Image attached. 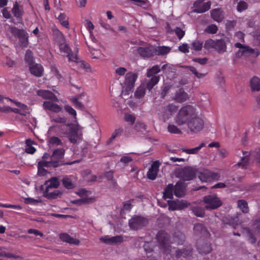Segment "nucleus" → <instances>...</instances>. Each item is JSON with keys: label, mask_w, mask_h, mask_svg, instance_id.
<instances>
[{"label": "nucleus", "mask_w": 260, "mask_h": 260, "mask_svg": "<svg viewBox=\"0 0 260 260\" xmlns=\"http://www.w3.org/2000/svg\"><path fill=\"white\" fill-rule=\"evenodd\" d=\"M123 132L122 129L118 128L114 131V132L112 133L111 137L108 139L107 141V143L109 144L118 135H120Z\"/></svg>", "instance_id": "nucleus-56"}, {"label": "nucleus", "mask_w": 260, "mask_h": 260, "mask_svg": "<svg viewBox=\"0 0 260 260\" xmlns=\"http://www.w3.org/2000/svg\"><path fill=\"white\" fill-rule=\"evenodd\" d=\"M71 101L76 108H78L81 110L84 109V105L81 102L79 101L78 98H72L71 99Z\"/></svg>", "instance_id": "nucleus-57"}, {"label": "nucleus", "mask_w": 260, "mask_h": 260, "mask_svg": "<svg viewBox=\"0 0 260 260\" xmlns=\"http://www.w3.org/2000/svg\"><path fill=\"white\" fill-rule=\"evenodd\" d=\"M94 199L91 198H83L81 200H76L72 201L73 203L78 204V205H82L84 204H88L90 203H91L94 201Z\"/></svg>", "instance_id": "nucleus-50"}, {"label": "nucleus", "mask_w": 260, "mask_h": 260, "mask_svg": "<svg viewBox=\"0 0 260 260\" xmlns=\"http://www.w3.org/2000/svg\"><path fill=\"white\" fill-rule=\"evenodd\" d=\"M57 46L59 47L60 52L64 54L68 58L69 61L74 62L78 61V57L77 54L78 52L77 50H76L75 52H73L66 41L57 45Z\"/></svg>", "instance_id": "nucleus-11"}, {"label": "nucleus", "mask_w": 260, "mask_h": 260, "mask_svg": "<svg viewBox=\"0 0 260 260\" xmlns=\"http://www.w3.org/2000/svg\"><path fill=\"white\" fill-rule=\"evenodd\" d=\"M203 202L206 204L205 208L208 210H214L222 205L221 201L216 194L205 196Z\"/></svg>", "instance_id": "nucleus-9"}, {"label": "nucleus", "mask_w": 260, "mask_h": 260, "mask_svg": "<svg viewBox=\"0 0 260 260\" xmlns=\"http://www.w3.org/2000/svg\"><path fill=\"white\" fill-rule=\"evenodd\" d=\"M198 114L197 109L193 106H183L179 110L176 116V122L179 125L187 124Z\"/></svg>", "instance_id": "nucleus-2"}, {"label": "nucleus", "mask_w": 260, "mask_h": 260, "mask_svg": "<svg viewBox=\"0 0 260 260\" xmlns=\"http://www.w3.org/2000/svg\"><path fill=\"white\" fill-rule=\"evenodd\" d=\"M148 220L142 216H135L129 220L128 224L131 229L138 230L146 225Z\"/></svg>", "instance_id": "nucleus-12"}, {"label": "nucleus", "mask_w": 260, "mask_h": 260, "mask_svg": "<svg viewBox=\"0 0 260 260\" xmlns=\"http://www.w3.org/2000/svg\"><path fill=\"white\" fill-rule=\"evenodd\" d=\"M12 12L15 17L21 18L23 14L22 7L19 5L18 3L16 2L12 8Z\"/></svg>", "instance_id": "nucleus-32"}, {"label": "nucleus", "mask_w": 260, "mask_h": 260, "mask_svg": "<svg viewBox=\"0 0 260 260\" xmlns=\"http://www.w3.org/2000/svg\"><path fill=\"white\" fill-rule=\"evenodd\" d=\"M217 30L218 28L215 24H211L206 28L205 32L208 34H214L217 32Z\"/></svg>", "instance_id": "nucleus-53"}, {"label": "nucleus", "mask_w": 260, "mask_h": 260, "mask_svg": "<svg viewBox=\"0 0 260 260\" xmlns=\"http://www.w3.org/2000/svg\"><path fill=\"white\" fill-rule=\"evenodd\" d=\"M124 119L126 122H130L131 124L133 125L135 123L136 118L133 115L126 114L124 116Z\"/></svg>", "instance_id": "nucleus-62"}, {"label": "nucleus", "mask_w": 260, "mask_h": 260, "mask_svg": "<svg viewBox=\"0 0 260 260\" xmlns=\"http://www.w3.org/2000/svg\"><path fill=\"white\" fill-rule=\"evenodd\" d=\"M183 68L188 69L196 77L199 79L203 78L206 76V74L199 73L196 69L192 66H183Z\"/></svg>", "instance_id": "nucleus-44"}, {"label": "nucleus", "mask_w": 260, "mask_h": 260, "mask_svg": "<svg viewBox=\"0 0 260 260\" xmlns=\"http://www.w3.org/2000/svg\"><path fill=\"white\" fill-rule=\"evenodd\" d=\"M178 109V107L173 104H169L164 107V112L167 115H172L175 113Z\"/></svg>", "instance_id": "nucleus-42"}, {"label": "nucleus", "mask_w": 260, "mask_h": 260, "mask_svg": "<svg viewBox=\"0 0 260 260\" xmlns=\"http://www.w3.org/2000/svg\"><path fill=\"white\" fill-rule=\"evenodd\" d=\"M171 50L170 48L166 46H162L158 48V54L164 55L169 53Z\"/></svg>", "instance_id": "nucleus-63"}, {"label": "nucleus", "mask_w": 260, "mask_h": 260, "mask_svg": "<svg viewBox=\"0 0 260 260\" xmlns=\"http://www.w3.org/2000/svg\"><path fill=\"white\" fill-rule=\"evenodd\" d=\"M198 249L201 254H207L211 251V245L208 243L203 245H198Z\"/></svg>", "instance_id": "nucleus-40"}, {"label": "nucleus", "mask_w": 260, "mask_h": 260, "mask_svg": "<svg viewBox=\"0 0 260 260\" xmlns=\"http://www.w3.org/2000/svg\"><path fill=\"white\" fill-rule=\"evenodd\" d=\"M174 194L178 197H182L185 196L186 193V189L185 184L181 181H178L174 185Z\"/></svg>", "instance_id": "nucleus-19"}, {"label": "nucleus", "mask_w": 260, "mask_h": 260, "mask_svg": "<svg viewBox=\"0 0 260 260\" xmlns=\"http://www.w3.org/2000/svg\"><path fill=\"white\" fill-rule=\"evenodd\" d=\"M173 99L178 103H182L188 99V96L187 93L183 89L180 88L176 92Z\"/></svg>", "instance_id": "nucleus-20"}, {"label": "nucleus", "mask_w": 260, "mask_h": 260, "mask_svg": "<svg viewBox=\"0 0 260 260\" xmlns=\"http://www.w3.org/2000/svg\"><path fill=\"white\" fill-rule=\"evenodd\" d=\"M186 124L190 134H197L204 128L205 122L198 114Z\"/></svg>", "instance_id": "nucleus-7"}, {"label": "nucleus", "mask_w": 260, "mask_h": 260, "mask_svg": "<svg viewBox=\"0 0 260 260\" xmlns=\"http://www.w3.org/2000/svg\"><path fill=\"white\" fill-rule=\"evenodd\" d=\"M211 16L217 22L221 21L224 17L223 11L219 9H215L211 11Z\"/></svg>", "instance_id": "nucleus-24"}, {"label": "nucleus", "mask_w": 260, "mask_h": 260, "mask_svg": "<svg viewBox=\"0 0 260 260\" xmlns=\"http://www.w3.org/2000/svg\"><path fill=\"white\" fill-rule=\"evenodd\" d=\"M192 252V249L191 248H188L187 249H179L176 250L175 253L176 256L177 257H186L189 255Z\"/></svg>", "instance_id": "nucleus-41"}, {"label": "nucleus", "mask_w": 260, "mask_h": 260, "mask_svg": "<svg viewBox=\"0 0 260 260\" xmlns=\"http://www.w3.org/2000/svg\"><path fill=\"white\" fill-rule=\"evenodd\" d=\"M211 7L210 2H204V0H198L193 4V11L198 13H202L208 11Z\"/></svg>", "instance_id": "nucleus-14"}, {"label": "nucleus", "mask_w": 260, "mask_h": 260, "mask_svg": "<svg viewBox=\"0 0 260 260\" xmlns=\"http://www.w3.org/2000/svg\"><path fill=\"white\" fill-rule=\"evenodd\" d=\"M146 126L144 123L137 122L135 126V128L138 132H143L146 130Z\"/></svg>", "instance_id": "nucleus-58"}, {"label": "nucleus", "mask_w": 260, "mask_h": 260, "mask_svg": "<svg viewBox=\"0 0 260 260\" xmlns=\"http://www.w3.org/2000/svg\"><path fill=\"white\" fill-rule=\"evenodd\" d=\"M174 193V186L172 183L169 184L165 188L163 194L164 198L165 199H173V194Z\"/></svg>", "instance_id": "nucleus-30"}, {"label": "nucleus", "mask_w": 260, "mask_h": 260, "mask_svg": "<svg viewBox=\"0 0 260 260\" xmlns=\"http://www.w3.org/2000/svg\"><path fill=\"white\" fill-rule=\"evenodd\" d=\"M105 176L109 180L111 181V183L113 186L115 187L117 186V183L115 179H113V172L109 171L105 173Z\"/></svg>", "instance_id": "nucleus-55"}, {"label": "nucleus", "mask_w": 260, "mask_h": 260, "mask_svg": "<svg viewBox=\"0 0 260 260\" xmlns=\"http://www.w3.org/2000/svg\"><path fill=\"white\" fill-rule=\"evenodd\" d=\"M168 131L173 134H180L182 133L181 131L177 126L174 124H169L168 126Z\"/></svg>", "instance_id": "nucleus-54"}, {"label": "nucleus", "mask_w": 260, "mask_h": 260, "mask_svg": "<svg viewBox=\"0 0 260 260\" xmlns=\"http://www.w3.org/2000/svg\"><path fill=\"white\" fill-rule=\"evenodd\" d=\"M160 164L159 161H155L149 168L147 172V177L149 179L154 180L157 176Z\"/></svg>", "instance_id": "nucleus-18"}, {"label": "nucleus", "mask_w": 260, "mask_h": 260, "mask_svg": "<svg viewBox=\"0 0 260 260\" xmlns=\"http://www.w3.org/2000/svg\"><path fill=\"white\" fill-rule=\"evenodd\" d=\"M65 150L63 148H57L54 149L51 155L45 153L42 158L46 161L45 163L47 166L56 168L63 165H72L75 162L64 163L63 158L64 155Z\"/></svg>", "instance_id": "nucleus-1"}, {"label": "nucleus", "mask_w": 260, "mask_h": 260, "mask_svg": "<svg viewBox=\"0 0 260 260\" xmlns=\"http://www.w3.org/2000/svg\"><path fill=\"white\" fill-rule=\"evenodd\" d=\"M51 122H55L60 124H64L67 122V118L65 117H60L57 115L54 117H52L51 120Z\"/></svg>", "instance_id": "nucleus-51"}, {"label": "nucleus", "mask_w": 260, "mask_h": 260, "mask_svg": "<svg viewBox=\"0 0 260 260\" xmlns=\"http://www.w3.org/2000/svg\"><path fill=\"white\" fill-rule=\"evenodd\" d=\"M194 172L192 168L189 167H184L178 172V177L184 181H189L194 177Z\"/></svg>", "instance_id": "nucleus-15"}, {"label": "nucleus", "mask_w": 260, "mask_h": 260, "mask_svg": "<svg viewBox=\"0 0 260 260\" xmlns=\"http://www.w3.org/2000/svg\"><path fill=\"white\" fill-rule=\"evenodd\" d=\"M62 182L63 186L67 189H72L75 187L72 180L68 177H64L62 179Z\"/></svg>", "instance_id": "nucleus-47"}, {"label": "nucleus", "mask_w": 260, "mask_h": 260, "mask_svg": "<svg viewBox=\"0 0 260 260\" xmlns=\"http://www.w3.org/2000/svg\"><path fill=\"white\" fill-rule=\"evenodd\" d=\"M235 47L239 48L238 51L236 53V56L238 58L241 57L242 56L256 57L259 54L257 49L251 48L240 43H235Z\"/></svg>", "instance_id": "nucleus-5"}, {"label": "nucleus", "mask_w": 260, "mask_h": 260, "mask_svg": "<svg viewBox=\"0 0 260 260\" xmlns=\"http://www.w3.org/2000/svg\"><path fill=\"white\" fill-rule=\"evenodd\" d=\"M191 47V48L196 51H200L203 47V42L199 40H195L192 42Z\"/></svg>", "instance_id": "nucleus-52"}, {"label": "nucleus", "mask_w": 260, "mask_h": 260, "mask_svg": "<svg viewBox=\"0 0 260 260\" xmlns=\"http://www.w3.org/2000/svg\"><path fill=\"white\" fill-rule=\"evenodd\" d=\"M204 47L205 49H212L219 54H223L226 52L227 46L224 39L213 40L211 39L206 40Z\"/></svg>", "instance_id": "nucleus-3"}, {"label": "nucleus", "mask_w": 260, "mask_h": 260, "mask_svg": "<svg viewBox=\"0 0 260 260\" xmlns=\"http://www.w3.org/2000/svg\"><path fill=\"white\" fill-rule=\"evenodd\" d=\"M82 129L83 127L78 123L72 124L67 133V137L71 143L78 144L82 141Z\"/></svg>", "instance_id": "nucleus-4"}, {"label": "nucleus", "mask_w": 260, "mask_h": 260, "mask_svg": "<svg viewBox=\"0 0 260 260\" xmlns=\"http://www.w3.org/2000/svg\"><path fill=\"white\" fill-rule=\"evenodd\" d=\"M194 231L197 234L204 233L206 229L202 223H196L194 226Z\"/></svg>", "instance_id": "nucleus-48"}, {"label": "nucleus", "mask_w": 260, "mask_h": 260, "mask_svg": "<svg viewBox=\"0 0 260 260\" xmlns=\"http://www.w3.org/2000/svg\"><path fill=\"white\" fill-rule=\"evenodd\" d=\"M247 152H243V154L245 156L241 158L240 161L237 164V166L242 169H245L247 168L249 164V158L247 155Z\"/></svg>", "instance_id": "nucleus-35"}, {"label": "nucleus", "mask_w": 260, "mask_h": 260, "mask_svg": "<svg viewBox=\"0 0 260 260\" xmlns=\"http://www.w3.org/2000/svg\"><path fill=\"white\" fill-rule=\"evenodd\" d=\"M205 145L206 144L205 143H202L199 146L196 147L195 148L191 149L183 148L182 150L183 152H185L186 154H196L199 152V151L202 148L205 146Z\"/></svg>", "instance_id": "nucleus-33"}, {"label": "nucleus", "mask_w": 260, "mask_h": 260, "mask_svg": "<svg viewBox=\"0 0 260 260\" xmlns=\"http://www.w3.org/2000/svg\"><path fill=\"white\" fill-rule=\"evenodd\" d=\"M205 208L198 206H193L191 209L194 215L200 217H203L205 216Z\"/></svg>", "instance_id": "nucleus-34"}, {"label": "nucleus", "mask_w": 260, "mask_h": 260, "mask_svg": "<svg viewBox=\"0 0 260 260\" xmlns=\"http://www.w3.org/2000/svg\"><path fill=\"white\" fill-rule=\"evenodd\" d=\"M37 94L45 99H50L53 101H58L57 97L50 91L47 90H39Z\"/></svg>", "instance_id": "nucleus-22"}, {"label": "nucleus", "mask_w": 260, "mask_h": 260, "mask_svg": "<svg viewBox=\"0 0 260 260\" xmlns=\"http://www.w3.org/2000/svg\"><path fill=\"white\" fill-rule=\"evenodd\" d=\"M53 37L57 45L65 41L63 34L57 28L53 29Z\"/></svg>", "instance_id": "nucleus-27"}, {"label": "nucleus", "mask_w": 260, "mask_h": 260, "mask_svg": "<svg viewBox=\"0 0 260 260\" xmlns=\"http://www.w3.org/2000/svg\"><path fill=\"white\" fill-rule=\"evenodd\" d=\"M250 86L252 91H260V79L256 77H253L250 81Z\"/></svg>", "instance_id": "nucleus-28"}, {"label": "nucleus", "mask_w": 260, "mask_h": 260, "mask_svg": "<svg viewBox=\"0 0 260 260\" xmlns=\"http://www.w3.org/2000/svg\"><path fill=\"white\" fill-rule=\"evenodd\" d=\"M100 240L106 244L112 245L122 242L123 241V238L121 236H116L114 237L105 236L101 237Z\"/></svg>", "instance_id": "nucleus-17"}, {"label": "nucleus", "mask_w": 260, "mask_h": 260, "mask_svg": "<svg viewBox=\"0 0 260 260\" xmlns=\"http://www.w3.org/2000/svg\"><path fill=\"white\" fill-rule=\"evenodd\" d=\"M160 71L159 67L158 65L152 67L151 69L148 70L147 72V76L150 78L151 76H156V74Z\"/></svg>", "instance_id": "nucleus-45"}, {"label": "nucleus", "mask_w": 260, "mask_h": 260, "mask_svg": "<svg viewBox=\"0 0 260 260\" xmlns=\"http://www.w3.org/2000/svg\"><path fill=\"white\" fill-rule=\"evenodd\" d=\"M66 15L64 13H60L57 17V19L61 25L66 28H69V22L66 19Z\"/></svg>", "instance_id": "nucleus-46"}, {"label": "nucleus", "mask_w": 260, "mask_h": 260, "mask_svg": "<svg viewBox=\"0 0 260 260\" xmlns=\"http://www.w3.org/2000/svg\"><path fill=\"white\" fill-rule=\"evenodd\" d=\"M137 52L142 57L149 58L156 54V49L150 45L146 47H140L136 49Z\"/></svg>", "instance_id": "nucleus-13"}, {"label": "nucleus", "mask_w": 260, "mask_h": 260, "mask_svg": "<svg viewBox=\"0 0 260 260\" xmlns=\"http://www.w3.org/2000/svg\"><path fill=\"white\" fill-rule=\"evenodd\" d=\"M146 86L145 84H141L136 90L135 96L137 98L140 99L143 97L145 94Z\"/></svg>", "instance_id": "nucleus-43"}, {"label": "nucleus", "mask_w": 260, "mask_h": 260, "mask_svg": "<svg viewBox=\"0 0 260 260\" xmlns=\"http://www.w3.org/2000/svg\"><path fill=\"white\" fill-rule=\"evenodd\" d=\"M219 177L218 174L207 170L201 172L199 175V178L202 182H207L211 180L218 179Z\"/></svg>", "instance_id": "nucleus-16"}, {"label": "nucleus", "mask_w": 260, "mask_h": 260, "mask_svg": "<svg viewBox=\"0 0 260 260\" xmlns=\"http://www.w3.org/2000/svg\"><path fill=\"white\" fill-rule=\"evenodd\" d=\"M46 189H51L52 188H56L59 186V181L56 178H52L46 182Z\"/></svg>", "instance_id": "nucleus-39"}, {"label": "nucleus", "mask_w": 260, "mask_h": 260, "mask_svg": "<svg viewBox=\"0 0 260 260\" xmlns=\"http://www.w3.org/2000/svg\"><path fill=\"white\" fill-rule=\"evenodd\" d=\"M59 238L62 241L68 243L70 244L78 245L80 243L79 240L70 236L67 233H61L59 235Z\"/></svg>", "instance_id": "nucleus-21"}, {"label": "nucleus", "mask_w": 260, "mask_h": 260, "mask_svg": "<svg viewBox=\"0 0 260 260\" xmlns=\"http://www.w3.org/2000/svg\"><path fill=\"white\" fill-rule=\"evenodd\" d=\"M245 231L246 232V237L249 242L252 244L254 243L256 241V239L254 236L252 235V234L248 229H245Z\"/></svg>", "instance_id": "nucleus-59"}, {"label": "nucleus", "mask_w": 260, "mask_h": 260, "mask_svg": "<svg viewBox=\"0 0 260 260\" xmlns=\"http://www.w3.org/2000/svg\"><path fill=\"white\" fill-rule=\"evenodd\" d=\"M176 203L177 206V208L179 210L186 208L189 205V203L187 201L183 200H176Z\"/></svg>", "instance_id": "nucleus-49"}, {"label": "nucleus", "mask_w": 260, "mask_h": 260, "mask_svg": "<svg viewBox=\"0 0 260 260\" xmlns=\"http://www.w3.org/2000/svg\"><path fill=\"white\" fill-rule=\"evenodd\" d=\"M173 31L175 33L179 40H181L185 35V31L179 27H176Z\"/></svg>", "instance_id": "nucleus-60"}, {"label": "nucleus", "mask_w": 260, "mask_h": 260, "mask_svg": "<svg viewBox=\"0 0 260 260\" xmlns=\"http://www.w3.org/2000/svg\"><path fill=\"white\" fill-rule=\"evenodd\" d=\"M29 71L31 74L36 77H41L43 75V68L41 64H36L30 66Z\"/></svg>", "instance_id": "nucleus-26"}, {"label": "nucleus", "mask_w": 260, "mask_h": 260, "mask_svg": "<svg viewBox=\"0 0 260 260\" xmlns=\"http://www.w3.org/2000/svg\"><path fill=\"white\" fill-rule=\"evenodd\" d=\"M25 60L29 64H31L33 62L32 52L29 50H27V51L25 53Z\"/></svg>", "instance_id": "nucleus-61"}, {"label": "nucleus", "mask_w": 260, "mask_h": 260, "mask_svg": "<svg viewBox=\"0 0 260 260\" xmlns=\"http://www.w3.org/2000/svg\"><path fill=\"white\" fill-rule=\"evenodd\" d=\"M45 162L46 161L42 158V159L38 163V174L39 176H43L47 174L48 172L44 168V167H51L50 166H47Z\"/></svg>", "instance_id": "nucleus-29"}, {"label": "nucleus", "mask_w": 260, "mask_h": 260, "mask_svg": "<svg viewBox=\"0 0 260 260\" xmlns=\"http://www.w3.org/2000/svg\"><path fill=\"white\" fill-rule=\"evenodd\" d=\"M169 239V235L164 231H159L157 234V240L160 247L164 249L166 253L171 251Z\"/></svg>", "instance_id": "nucleus-10"}, {"label": "nucleus", "mask_w": 260, "mask_h": 260, "mask_svg": "<svg viewBox=\"0 0 260 260\" xmlns=\"http://www.w3.org/2000/svg\"><path fill=\"white\" fill-rule=\"evenodd\" d=\"M238 207L244 213H247L249 212V207L247 202L244 200H239L237 201Z\"/></svg>", "instance_id": "nucleus-37"}, {"label": "nucleus", "mask_w": 260, "mask_h": 260, "mask_svg": "<svg viewBox=\"0 0 260 260\" xmlns=\"http://www.w3.org/2000/svg\"><path fill=\"white\" fill-rule=\"evenodd\" d=\"M53 101H46L43 103V107L45 109L58 113L61 111V107L57 104L54 103Z\"/></svg>", "instance_id": "nucleus-23"}, {"label": "nucleus", "mask_w": 260, "mask_h": 260, "mask_svg": "<svg viewBox=\"0 0 260 260\" xmlns=\"http://www.w3.org/2000/svg\"><path fill=\"white\" fill-rule=\"evenodd\" d=\"M51 189H46L44 191V196L48 199H55L58 197H60L62 195V192L58 190L50 191Z\"/></svg>", "instance_id": "nucleus-25"}, {"label": "nucleus", "mask_w": 260, "mask_h": 260, "mask_svg": "<svg viewBox=\"0 0 260 260\" xmlns=\"http://www.w3.org/2000/svg\"><path fill=\"white\" fill-rule=\"evenodd\" d=\"M247 8V4L244 1H240L237 6V10L239 12H242Z\"/></svg>", "instance_id": "nucleus-64"}, {"label": "nucleus", "mask_w": 260, "mask_h": 260, "mask_svg": "<svg viewBox=\"0 0 260 260\" xmlns=\"http://www.w3.org/2000/svg\"><path fill=\"white\" fill-rule=\"evenodd\" d=\"M9 31L16 38L19 39L20 45L24 47H27L28 44V34L23 29H18L15 26L9 28Z\"/></svg>", "instance_id": "nucleus-8"}, {"label": "nucleus", "mask_w": 260, "mask_h": 260, "mask_svg": "<svg viewBox=\"0 0 260 260\" xmlns=\"http://www.w3.org/2000/svg\"><path fill=\"white\" fill-rule=\"evenodd\" d=\"M137 74L129 72L126 74L125 81L122 84V95H128L134 88L135 83L137 79Z\"/></svg>", "instance_id": "nucleus-6"}, {"label": "nucleus", "mask_w": 260, "mask_h": 260, "mask_svg": "<svg viewBox=\"0 0 260 260\" xmlns=\"http://www.w3.org/2000/svg\"><path fill=\"white\" fill-rule=\"evenodd\" d=\"M159 76H151L147 82L146 86L150 90L159 81Z\"/></svg>", "instance_id": "nucleus-38"}, {"label": "nucleus", "mask_w": 260, "mask_h": 260, "mask_svg": "<svg viewBox=\"0 0 260 260\" xmlns=\"http://www.w3.org/2000/svg\"><path fill=\"white\" fill-rule=\"evenodd\" d=\"M50 75V80L52 81L56 80L57 83L59 82L61 78V76L59 74V71L55 67H52L51 69Z\"/></svg>", "instance_id": "nucleus-36"}, {"label": "nucleus", "mask_w": 260, "mask_h": 260, "mask_svg": "<svg viewBox=\"0 0 260 260\" xmlns=\"http://www.w3.org/2000/svg\"><path fill=\"white\" fill-rule=\"evenodd\" d=\"M47 142L50 148L52 147H56L58 146H62L63 143L61 140L58 137L52 136L48 139Z\"/></svg>", "instance_id": "nucleus-31"}]
</instances>
